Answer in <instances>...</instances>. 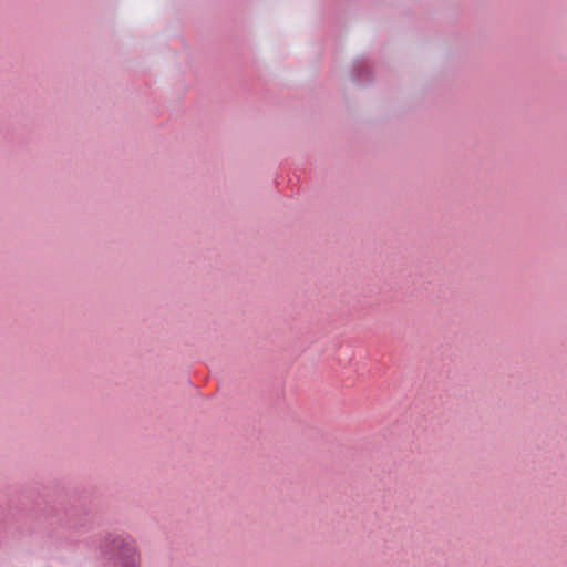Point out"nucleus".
<instances>
[{"mask_svg":"<svg viewBox=\"0 0 567 567\" xmlns=\"http://www.w3.org/2000/svg\"><path fill=\"white\" fill-rule=\"evenodd\" d=\"M117 542L125 547L127 556L126 567H138V557L133 540L118 539Z\"/></svg>","mask_w":567,"mask_h":567,"instance_id":"1","label":"nucleus"}]
</instances>
